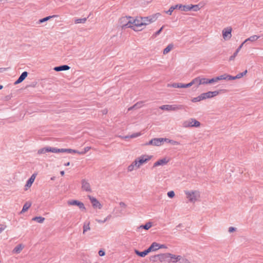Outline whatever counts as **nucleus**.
Masks as SVG:
<instances>
[{
	"mask_svg": "<svg viewBox=\"0 0 263 263\" xmlns=\"http://www.w3.org/2000/svg\"><path fill=\"white\" fill-rule=\"evenodd\" d=\"M131 17H123L119 20V23L122 28H130L131 26Z\"/></svg>",
	"mask_w": 263,
	"mask_h": 263,
	"instance_id": "7",
	"label": "nucleus"
},
{
	"mask_svg": "<svg viewBox=\"0 0 263 263\" xmlns=\"http://www.w3.org/2000/svg\"><path fill=\"white\" fill-rule=\"evenodd\" d=\"M70 69V67L67 65H62L61 66L55 67L54 70L56 71H60L63 70H67Z\"/></svg>",
	"mask_w": 263,
	"mask_h": 263,
	"instance_id": "22",
	"label": "nucleus"
},
{
	"mask_svg": "<svg viewBox=\"0 0 263 263\" xmlns=\"http://www.w3.org/2000/svg\"><path fill=\"white\" fill-rule=\"evenodd\" d=\"M163 28V26H162L159 30H158L157 32H156L155 33V36H157V35H159L162 31Z\"/></svg>",
	"mask_w": 263,
	"mask_h": 263,
	"instance_id": "58",
	"label": "nucleus"
},
{
	"mask_svg": "<svg viewBox=\"0 0 263 263\" xmlns=\"http://www.w3.org/2000/svg\"><path fill=\"white\" fill-rule=\"evenodd\" d=\"M87 21L86 18H78L74 21L76 24L85 23Z\"/></svg>",
	"mask_w": 263,
	"mask_h": 263,
	"instance_id": "41",
	"label": "nucleus"
},
{
	"mask_svg": "<svg viewBox=\"0 0 263 263\" xmlns=\"http://www.w3.org/2000/svg\"><path fill=\"white\" fill-rule=\"evenodd\" d=\"M218 82L217 78L215 77L211 79H208V84H213Z\"/></svg>",
	"mask_w": 263,
	"mask_h": 263,
	"instance_id": "46",
	"label": "nucleus"
},
{
	"mask_svg": "<svg viewBox=\"0 0 263 263\" xmlns=\"http://www.w3.org/2000/svg\"><path fill=\"white\" fill-rule=\"evenodd\" d=\"M200 123L194 118H190L182 122V126L184 128L199 127Z\"/></svg>",
	"mask_w": 263,
	"mask_h": 263,
	"instance_id": "3",
	"label": "nucleus"
},
{
	"mask_svg": "<svg viewBox=\"0 0 263 263\" xmlns=\"http://www.w3.org/2000/svg\"><path fill=\"white\" fill-rule=\"evenodd\" d=\"M67 203L69 205H77L80 209L83 210H85V207L83 203L81 201H79L78 200H69L68 201Z\"/></svg>",
	"mask_w": 263,
	"mask_h": 263,
	"instance_id": "12",
	"label": "nucleus"
},
{
	"mask_svg": "<svg viewBox=\"0 0 263 263\" xmlns=\"http://www.w3.org/2000/svg\"><path fill=\"white\" fill-rule=\"evenodd\" d=\"M169 162V159L166 158L160 159L154 163L153 167H157L160 165H164L166 164Z\"/></svg>",
	"mask_w": 263,
	"mask_h": 263,
	"instance_id": "16",
	"label": "nucleus"
},
{
	"mask_svg": "<svg viewBox=\"0 0 263 263\" xmlns=\"http://www.w3.org/2000/svg\"><path fill=\"white\" fill-rule=\"evenodd\" d=\"M141 135V134L140 133H134L133 134H132L130 135H128V136H126L124 137H123L125 139H126V138H136V137H138L139 136H140V135Z\"/></svg>",
	"mask_w": 263,
	"mask_h": 263,
	"instance_id": "33",
	"label": "nucleus"
},
{
	"mask_svg": "<svg viewBox=\"0 0 263 263\" xmlns=\"http://www.w3.org/2000/svg\"><path fill=\"white\" fill-rule=\"evenodd\" d=\"M167 194V196L171 198H173L175 196V193L173 191L168 192Z\"/></svg>",
	"mask_w": 263,
	"mask_h": 263,
	"instance_id": "52",
	"label": "nucleus"
},
{
	"mask_svg": "<svg viewBox=\"0 0 263 263\" xmlns=\"http://www.w3.org/2000/svg\"><path fill=\"white\" fill-rule=\"evenodd\" d=\"M193 83L194 85H196L197 86H198L201 85V83L200 82V77H197L193 80H192Z\"/></svg>",
	"mask_w": 263,
	"mask_h": 263,
	"instance_id": "37",
	"label": "nucleus"
},
{
	"mask_svg": "<svg viewBox=\"0 0 263 263\" xmlns=\"http://www.w3.org/2000/svg\"><path fill=\"white\" fill-rule=\"evenodd\" d=\"M170 255L171 256H170V263H176L177 261H179V260L181 259L180 255H175L171 253H170Z\"/></svg>",
	"mask_w": 263,
	"mask_h": 263,
	"instance_id": "18",
	"label": "nucleus"
},
{
	"mask_svg": "<svg viewBox=\"0 0 263 263\" xmlns=\"http://www.w3.org/2000/svg\"><path fill=\"white\" fill-rule=\"evenodd\" d=\"M232 28L231 27H228L222 30V37L224 40H229L232 37Z\"/></svg>",
	"mask_w": 263,
	"mask_h": 263,
	"instance_id": "10",
	"label": "nucleus"
},
{
	"mask_svg": "<svg viewBox=\"0 0 263 263\" xmlns=\"http://www.w3.org/2000/svg\"><path fill=\"white\" fill-rule=\"evenodd\" d=\"M150 260L153 262H156L158 260L160 261V254L152 256L150 257Z\"/></svg>",
	"mask_w": 263,
	"mask_h": 263,
	"instance_id": "34",
	"label": "nucleus"
},
{
	"mask_svg": "<svg viewBox=\"0 0 263 263\" xmlns=\"http://www.w3.org/2000/svg\"><path fill=\"white\" fill-rule=\"evenodd\" d=\"M152 223L149 222H147L145 225L140 226L138 228L139 229L142 228V229L147 230L149 229H150L152 227Z\"/></svg>",
	"mask_w": 263,
	"mask_h": 263,
	"instance_id": "29",
	"label": "nucleus"
},
{
	"mask_svg": "<svg viewBox=\"0 0 263 263\" xmlns=\"http://www.w3.org/2000/svg\"><path fill=\"white\" fill-rule=\"evenodd\" d=\"M6 228V226L3 224H0V233H2Z\"/></svg>",
	"mask_w": 263,
	"mask_h": 263,
	"instance_id": "56",
	"label": "nucleus"
},
{
	"mask_svg": "<svg viewBox=\"0 0 263 263\" xmlns=\"http://www.w3.org/2000/svg\"><path fill=\"white\" fill-rule=\"evenodd\" d=\"M159 249H162V248L167 249V247L165 245H160L159 243Z\"/></svg>",
	"mask_w": 263,
	"mask_h": 263,
	"instance_id": "61",
	"label": "nucleus"
},
{
	"mask_svg": "<svg viewBox=\"0 0 263 263\" xmlns=\"http://www.w3.org/2000/svg\"><path fill=\"white\" fill-rule=\"evenodd\" d=\"M28 73L26 71L23 72L18 79L15 82V84H18L23 81L27 77Z\"/></svg>",
	"mask_w": 263,
	"mask_h": 263,
	"instance_id": "19",
	"label": "nucleus"
},
{
	"mask_svg": "<svg viewBox=\"0 0 263 263\" xmlns=\"http://www.w3.org/2000/svg\"><path fill=\"white\" fill-rule=\"evenodd\" d=\"M134 170H135V168L134 167V166L132 164L129 165L128 166L127 170H128V172H132Z\"/></svg>",
	"mask_w": 263,
	"mask_h": 263,
	"instance_id": "55",
	"label": "nucleus"
},
{
	"mask_svg": "<svg viewBox=\"0 0 263 263\" xmlns=\"http://www.w3.org/2000/svg\"><path fill=\"white\" fill-rule=\"evenodd\" d=\"M133 109H135V106L134 105L133 106L130 107L129 108H128V110H132Z\"/></svg>",
	"mask_w": 263,
	"mask_h": 263,
	"instance_id": "63",
	"label": "nucleus"
},
{
	"mask_svg": "<svg viewBox=\"0 0 263 263\" xmlns=\"http://www.w3.org/2000/svg\"><path fill=\"white\" fill-rule=\"evenodd\" d=\"M259 37H260L259 36H258L256 35H254L251 36L249 38L245 40V41L242 43H243V44H244L245 43H247L248 41H250L251 42H255L256 40H257L259 38Z\"/></svg>",
	"mask_w": 263,
	"mask_h": 263,
	"instance_id": "23",
	"label": "nucleus"
},
{
	"mask_svg": "<svg viewBox=\"0 0 263 263\" xmlns=\"http://www.w3.org/2000/svg\"><path fill=\"white\" fill-rule=\"evenodd\" d=\"M219 93L218 91H208L207 92L201 93V96L202 97L203 100L206 99L211 98L212 97H215L217 96Z\"/></svg>",
	"mask_w": 263,
	"mask_h": 263,
	"instance_id": "13",
	"label": "nucleus"
},
{
	"mask_svg": "<svg viewBox=\"0 0 263 263\" xmlns=\"http://www.w3.org/2000/svg\"><path fill=\"white\" fill-rule=\"evenodd\" d=\"M99 255L100 256H103L105 255V252L103 251V250H100L99 251Z\"/></svg>",
	"mask_w": 263,
	"mask_h": 263,
	"instance_id": "59",
	"label": "nucleus"
},
{
	"mask_svg": "<svg viewBox=\"0 0 263 263\" xmlns=\"http://www.w3.org/2000/svg\"><path fill=\"white\" fill-rule=\"evenodd\" d=\"M31 203L30 202H27L24 205L22 210L21 211V213H24L26 212L31 206Z\"/></svg>",
	"mask_w": 263,
	"mask_h": 263,
	"instance_id": "27",
	"label": "nucleus"
},
{
	"mask_svg": "<svg viewBox=\"0 0 263 263\" xmlns=\"http://www.w3.org/2000/svg\"><path fill=\"white\" fill-rule=\"evenodd\" d=\"M170 256L171 255L169 253L160 254V261L170 263Z\"/></svg>",
	"mask_w": 263,
	"mask_h": 263,
	"instance_id": "17",
	"label": "nucleus"
},
{
	"mask_svg": "<svg viewBox=\"0 0 263 263\" xmlns=\"http://www.w3.org/2000/svg\"><path fill=\"white\" fill-rule=\"evenodd\" d=\"M24 248V246L22 244L17 245L13 250L12 252L14 254L20 253Z\"/></svg>",
	"mask_w": 263,
	"mask_h": 263,
	"instance_id": "21",
	"label": "nucleus"
},
{
	"mask_svg": "<svg viewBox=\"0 0 263 263\" xmlns=\"http://www.w3.org/2000/svg\"><path fill=\"white\" fill-rule=\"evenodd\" d=\"M143 105V102H138L134 105L135 108H139Z\"/></svg>",
	"mask_w": 263,
	"mask_h": 263,
	"instance_id": "50",
	"label": "nucleus"
},
{
	"mask_svg": "<svg viewBox=\"0 0 263 263\" xmlns=\"http://www.w3.org/2000/svg\"><path fill=\"white\" fill-rule=\"evenodd\" d=\"M152 158V156L147 155H142L136 159L139 166L140 167L143 164L146 163Z\"/></svg>",
	"mask_w": 263,
	"mask_h": 263,
	"instance_id": "9",
	"label": "nucleus"
},
{
	"mask_svg": "<svg viewBox=\"0 0 263 263\" xmlns=\"http://www.w3.org/2000/svg\"><path fill=\"white\" fill-rule=\"evenodd\" d=\"M89 222L85 223L83 226V233L84 234L86 232L90 230Z\"/></svg>",
	"mask_w": 263,
	"mask_h": 263,
	"instance_id": "40",
	"label": "nucleus"
},
{
	"mask_svg": "<svg viewBox=\"0 0 263 263\" xmlns=\"http://www.w3.org/2000/svg\"><path fill=\"white\" fill-rule=\"evenodd\" d=\"M60 174L62 176H64L65 174L64 171H61Z\"/></svg>",
	"mask_w": 263,
	"mask_h": 263,
	"instance_id": "64",
	"label": "nucleus"
},
{
	"mask_svg": "<svg viewBox=\"0 0 263 263\" xmlns=\"http://www.w3.org/2000/svg\"><path fill=\"white\" fill-rule=\"evenodd\" d=\"M160 15L159 13H157L155 15L149 16L147 17H141L142 22L143 26L147 25L152 22L156 21L158 18V16Z\"/></svg>",
	"mask_w": 263,
	"mask_h": 263,
	"instance_id": "8",
	"label": "nucleus"
},
{
	"mask_svg": "<svg viewBox=\"0 0 263 263\" xmlns=\"http://www.w3.org/2000/svg\"><path fill=\"white\" fill-rule=\"evenodd\" d=\"M151 246L152 247L153 250L154 251H157L158 249H159V243H158L154 242H153Z\"/></svg>",
	"mask_w": 263,
	"mask_h": 263,
	"instance_id": "39",
	"label": "nucleus"
},
{
	"mask_svg": "<svg viewBox=\"0 0 263 263\" xmlns=\"http://www.w3.org/2000/svg\"><path fill=\"white\" fill-rule=\"evenodd\" d=\"M48 152H51L53 153H68L78 154L79 151L70 148H58L56 147L48 146L39 149L37 151V154L39 155H42Z\"/></svg>",
	"mask_w": 263,
	"mask_h": 263,
	"instance_id": "1",
	"label": "nucleus"
},
{
	"mask_svg": "<svg viewBox=\"0 0 263 263\" xmlns=\"http://www.w3.org/2000/svg\"><path fill=\"white\" fill-rule=\"evenodd\" d=\"M145 145H153V139L150 140L148 143H146L145 144Z\"/></svg>",
	"mask_w": 263,
	"mask_h": 263,
	"instance_id": "62",
	"label": "nucleus"
},
{
	"mask_svg": "<svg viewBox=\"0 0 263 263\" xmlns=\"http://www.w3.org/2000/svg\"><path fill=\"white\" fill-rule=\"evenodd\" d=\"M174 48V45L173 44H168L167 47L163 50V53L164 54H167L171 50Z\"/></svg>",
	"mask_w": 263,
	"mask_h": 263,
	"instance_id": "25",
	"label": "nucleus"
},
{
	"mask_svg": "<svg viewBox=\"0 0 263 263\" xmlns=\"http://www.w3.org/2000/svg\"><path fill=\"white\" fill-rule=\"evenodd\" d=\"M32 220L36 221L39 223H42L45 220V218L39 216V217H35L32 218Z\"/></svg>",
	"mask_w": 263,
	"mask_h": 263,
	"instance_id": "31",
	"label": "nucleus"
},
{
	"mask_svg": "<svg viewBox=\"0 0 263 263\" xmlns=\"http://www.w3.org/2000/svg\"><path fill=\"white\" fill-rule=\"evenodd\" d=\"M160 109L161 110H165L167 111H176L180 110L183 108V106L181 105H164L161 106Z\"/></svg>",
	"mask_w": 263,
	"mask_h": 263,
	"instance_id": "6",
	"label": "nucleus"
},
{
	"mask_svg": "<svg viewBox=\"0 0 263 263\" xmlns=\"http://www.w3.org/2000/svg\"><path fill=\"white\" fill-rule=\"evenodd\" d=\"M131 26L133 27H131L135 31H138L139 29H137V28L141 27L143 26V23L141 21H142V19H141V17H136L135 18L131 17Z\"/></svg>",
	"mask_w": 263,
	"mask_h": 263,
	"instance_id": "4",
	"label": "nucleus"
},
{
	"mask_svg": "<svg viewBox=\"0 0 263 263\" xmlns=\"http://www.w3.org/2000/svg\"><path fill=\"white\" fill-rule=\"evenodd\" d=\"M153 145H154V146H159L162 144L161 138H154V139H153Z\"/></svg>",
	"mask_w": 263,
	"mask_h": 263,
	"instance_id": "26",
	"label": "nucleus"
},
{
	"mask_svg": "<svg viewBox=\"0 0 263 263\" xmlns=\"http://www.w3.org/2000/svg\"><path fill=\"white\" fill-rule=\"evenodd\" d=\"M201 85L208 84V79L200 77Z\"/></svg>",
	"mask_w": 263,
	"mask_h": 263,
	"instance_id": "42",
	"label": "nucleus"
},
{
	"mask_svg": "<svg viewBox=\"0 0 263 263\" xmlns=\"http://www.w3.org/2000/svg\"><path fill=\"white\" fill-rule=\"evenodd\" d=\"M36 175L35 174H33L29 179L27 181L26 184L25 185L24 190L25 191H27L32 185V183L34 181L35 179Z\"/></svg>",
	"mask_w": 263,
	"mask_h": 263,
	"instance_id": "15",
	"label": "nucleus"
},
{
	"mask_svg": "<svg viewBox=\"0 0 263 263\" xmlns=\"http://www.w3.org/2000/svg\"><path fill=\"white\" fill-rule=\"evenodd\" d=\"M237 78H236V76H231L230 75H228L227 74V80H235V79H237Z\"/></svg>",
	"mask_w": 263,
	"mask_h": 263,
	"instance_id": "53",
	"label": "nucleus"
},
{
	"mask_svg": "<svg viewBox=\"0 0 263 263\" xmlns=\"http://www.w3.org/2000/svg\"><path fill=\"white\" fill-rule=\"evenodd\" d=\"M201 100H203V98H202V97L201 96V95H200L199 96H198V97H195V98H194L192 100V101L193 102H199V101H200Z\"/></svg>",
	"mask_w": 263,
	"mask_h": 263,
	"instance_id": "43",
	"label": "nucleus"
},
{
	"mask_svg": "<svg viewBox=\"0 0 263 263\" xmlns=\"http://www.w3.org/2000/svg\"><path fill=\"white\" fill-rule=\"evenodd\" d=\"M82 190L86 192H91V187L88 180L82 179L81 181Z\"/></svg>",
	"mask_w": 263,
	"mask_h": 263,
	"instance_id": "11",
	"label": "nucleus"
},
{
	"mask_svg": "<svg viewBox=\"0 0 263 263\" xmlns=\"http://www.w3.org/2000/svg\"><path fill=\"white\" fill-rule=\"evenodd\" d=\"M131 164L134 166L135 169H138L140 168V166H139L136 159Z\"/></svg>",
	"mask_w": 263,
	"mask_h": 263,
	"instance_id": "47",
	"label": "nucleus"
},
{
	"mask_svg": "<svg viewBox=\"0 0 263 263\" xmlns=\"http://www.w3.org/2000/svg\"><path fill=\"white\" fill-rule=\"evenodd\" d=\"M178 8V6H171L170 9H168V11H165V13L166 14H168L169 15H171L172 12H173V11L176 9H177Z\"/></svg>",
	"mask_w": 263,
	"mask_h": 263,
	"instance_id": "36",
	"label": "nucleus"
},
{
	"mask_svg": "<svg viewBox=\"0 0 263 263\" xmlns=\"http://www.w3.org/2000/svg\"><path fill=\"white\" fill-rule=\"evenodd\" d=\"M179 261L180 263H190V261L187 259L185 258H182L181 256V259L179 260Z\"/></svg>",
	"mask_w": 263,
	"mask_h": 263,
	"instance_id": "48",
	"label": "nucleus"
},
{
	"mask_svg": "<svg viewBox=\"0 0 263 263\" xmlns=\"http://www.w3.org/2000/svg\"><path fill=\"white\" fill-rule=\"evenodd\" d=\"M185 194L189 201L195 203L200 197V194L198 191H185Z\"/></svg>",
	"mask_w": 263,
	"mask_h": 263,
	"instance_id": "2",
	"label": "nucleus"
},
{
	"mask_svg": "<svg viewBox=\"0 0 263 263\" xmlns=\"http://www.w3.org/2000/svg\"><path fill=\"white\" fill-rule=\"evenodd\" d=\"M193 84V81H192L190 83H188V84H182V88H187V87H191V86H192Z\"/></svg>",
	"mask_w": 263,
	"mask_h": 263,
	"instance_id": "49",
	"label": "nucleus"
},
{
	"mask_svg": "<svg viewBox=\"0 0 263 263\" xmlns=\"http://www.w3.org/2000/svg\"><path fill=\"white\" fill-rule=\"evenodd\" d=\"M145 251H146V254H147L149 252H151L152 251H154L153 250V248L151 247V246H150V247L147 249L145 250Z\"/></svg>",
	"mask_w": 263,
	"mask_h": 263,
	"instance_id": "57",
	"label": "nucleus"
},
{
	"mask_svg": "<svg viewBox=\"0 0 263 263\" xmlns=\"http://www.w3.org/2000/svg\"><path fill=\"white\" fill-rule=\"evenodd\" d=\"M236 231V228L233 227H230L228 229V231L229 233H232Z\"/></svg>",
	"mask_w": 263,
	"mask_h": 263,
	"instance_id": "54",
	"label": "nucleus"
},
{
	"mask_svg": "<svg viewBox=\"0 0 263 263\" xmlns=\"http://www.w3.org/2000/svg\"><path fill=\"white\" fill-rule=\"evenodd\" d=\"M175 6H178V9H181L183 11H190L189 5H182L181 4L176 5Z\"/></svg>",
	"mask_w": 263,
	"mask_h": 263,
	"instance_id": "24",
	"label": "nucleus"
},
{
	"mask_svg": "<svg viewBox=\"0 0 263 263\" xmlns=\"http://www.w3.org/2000/svg\"><path fill=\"white\" fill-rule=\"evenodd\" d=\"M135 253H136V254L137 255H139V256H140V257H145L147 255L145 250H144L143 252H139V251L136 250H135Z\"/></svg>",
	"mask_w": 263,
	"mask_h": 263,
	"instance_id": "38",
	"label": "nucleus"
},
{
	"mask_svg": "<svg viewBox=\"0 0 263 263\" xmlns=\"http://www.w3.org/2000/svg\"><path fill=\"white\" fill-rule=\"evenodd\" d=\"M168 87H174V88H182V83H174L173 84H168L167 85Z\"/></svg>",
	"mask_w": 263,
	"mask_h": 263,
	"instance_id": "28",
	"label": "nucleus"
},
{
	"mask_svg": "<svg viewBox=\"0 0 263 263\" xmlns=\"http://www.w3.org/2000/svg\"><path fill=\"white\" fill-rule=\"evenodd\" d=\"M243 45V43H242L238 47V48L236 50L235 52L233 53V54L230 57V58H229L230 61H234V60L235 58L237 55L238 52H239V51L240 50L241 48L242 47Z\"/></svg>",
	"mask_w": 263,
	"mask_h": 263,
	"instance_id": "20",
	"label": "nucleus"
},
{
	"mask_svg": "<svg viewBox=\"0 0 263 263\" xmlns=\"http://www.w3.org/2000/svg\"><path fill=\"white\" fill-rule=\"evenodd\" d=\"M169 143L173 145H178L180 144V142H178L177 141H175L173 140H171V141H169Z\"/></svg>",
	"mask_w": 263,
	"mask_h": 263,
	"instance_id": "51",
	"label": "nucleus"
},
{
	"mask_svg": "<svg viewBox=\"0 0 263 263\" xmlns=\"http://www.w3.org/2000/svg\"><path fill=\"white\" fill-rule=\"evenodd\" d=\"M218 81L222 80H227V74H224L223 75L217 77Z\"/></svg>",
	"mask_w": 263,
	"mask_h": 263,
	"instance_id": "45",
	"label": "nucleus"
},
{
	"mask_svg": "<svg viewBox=\"0 0 263 263\" xmlns=\"http://www.w3.org/2000/svg\"><path fill=\"white\" fill-rule=\"evenodd\" d=\"M161 140H162V144L163 142H166L169 143V141H171V139H168V138H161Z\"/></svg>",
	"mask_w": 263,
	"mask_h": 263,
	"instance_id": "60",
	"label": "nucleus"
},
{
	"mask_svg": "<svg viewBox=\"0 0 263 263\" xmlns=\"http://www.w3.org/2000/svg\"><path fill=\"white\" fill-rule=\"evenodd\" d=\"M247 70H246L245 71L237 74L236 76V78H237V79H240V78H242V77H243L244 76H245L247 74Z\"/></svg>",
	"mask_w": 263,
	"mask_h": 263,
	"instance_id": "44",
	"label": "nucleus"
},
{
	"mask_svg": "<svg viewBox=\"0 0 263 263\" xmlns=\"http://www.w3.org/2000/svg\"><path fill=\"white\" fill-rule=\"evenodd\" d=\"M189 8H190V11L193 9L194 11H197L200 9V7L198 5H189Z\"/></svg>",
	"mask_w": 263,
	"mask_h": 263,
	"instance_id": "35",
	"label": "nucleus"
},
{
	"mask_svg": "<svg viewBox=\"0 0 263 263\" xmlns=\"http://www.w3.org/2000/svg\"><path fill=\"white\" fill-rule=\"evenodd\" d=\"M126 212V205L123 202H120L116 210V217H122Z\"/></svg>",
	"mask_w": 263,
	"mask_h": 263,
	"instance_id": "5",
	"label": "nucleus"
},
{
	"mask_svg": "<svg viewBox=\"0 0 263 263\" xmlns=\"http://www.w3.org/2000/svg\"><path fill=\"white\" fill-rule=\"evenodd\" d=\"M88 197L89 198L93 208L99 209L101 208V203L96 198L91 197L90 196H88Z\"/></svg>",
	"mask_w": 263,
	"mask_h": 263,
	"instance_id": "14",
	"label": "nucleus"
},
{
	"mask_svg": "<svg viewBox=\"0 0 263 263\" xmlns=\"http://www.w3.org/2000/svg\"><path fill=\"white\" fill-rule=\"evenodd\" d=\"M57 16H58V15H51V16H47V17H44V18H42V19L40 20H39V22H40V23H43V22H46V21H48L49 20H50V18H53V17H57Z\"/></svg>",
	"mask_w": 263,
	"mask_h": 263,
	"instance_id": "30",
	"label": "nucleus"
},
{
	"mask_svg": "<svg viewBox=\"0 0 263 263\" xmlns=\"http://www.w3.org/2000/svg\"><path fill=\"white\" fill-rule=\"evenodd\" d=\"M91 147L90 146H86L85 147L83 150L81 152H79V153H78V154L79 155H85L86 153H87L89 150L91 149Z\"/></svg>",
	"mask_w": 263,
	"mask_h": 263,
	"instance_id": "32",
	"label": "nucleus"
}]
</instances>
